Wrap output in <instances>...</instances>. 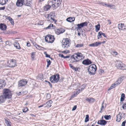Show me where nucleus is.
Masks as SVG:
<instances>
[{
  "label": "nucleus",
  "mask_w": 126,
  "mask_h": 126,
  "mask_svg": "<svg viewBox=\"0 0 126 126\" xmlns=\"http://www.w3.org/2000/svg\"><path fill=\"white\" fill-rule=\"evenodd\" d=\"M59 74H56L51 76L50 78V81L52 83H57L59 80Z\"/></svg>",
  "instance_id": "5"
},
{
  "label": "nucleus",
  "mask_w": 126,
  "mask_h": 126,
  "mask_svg": "<svg viewBox=\"0 0 126 126\" xmlns=\"http://www.w3.org/2000/svg\"><path fill=\"white\" fill-rule=\"evenodd\" d=\"M35 55V53L34 52H32L31 53V57L32 58V60H34Z\"/></svg>",
  "instance_id": "39"
},
{
  "label": "nucleus",
  "mask_w": 126,
  "mask_h": 126,
  "mask_svg": "<svg viewBox=\"0 0 126 126\" xmlns=\"http://www.w3.org/2000/svg\"><path fill=\"white\" fill-rule=\"evenodd\" d=\"M17 94L19 96L22 94L23 93L21 91L20 92H17Z\"/></svg>",
  "instance_id": "45"
},
{
  "label": "nucleus",
  "mask_w": 126,
  "mask_h": 126,
  "mask_svg": "<svg viewBox=\"0 0 126 126\" xmlns=\"http://www.w3.org/2000/svg\"><path fill=\"white\" fill-rule=\"evenodd\" d=\"M101 44V42H96L95 43H94L90 44L89 46L91 47H97L99 45H100Z\"/></svg>",
  "instance_id": "20"
},
{
  "label": "nucleus",
  "mask_w": 126,
  "mask_h": 126,
  "mask_svg": "<svg viewBox=\"0 0 126 126\" xmlns=\"http://www.w3.org/2000/svg\"><path fill=\"white\" fill-rule=\"evenodd\" d=\"M69 66L73 69H74V67L73 65H72L71 64H70Z\"/></svg>",
  "instance_id": "60"
},
{
  "label": "nucleus",
  "mask_w": 126,
  "mask_h": 126,
  "mask_svg": "<svg viewBox=\"0 0 126 126\" xmlns=\"http://www.w3.org/2000/svg\"><path fill=\"white\" fill-rule=\"evenodd\" d=\"M52 103V101L51 100H49L46 103V104L47 105L44 106V107H50L51 106V104Z\"/></svg>",
  "instance_id": "26"
},
{
  "label": "nucleus",
  "mask_w": 126,
  "mask_h": 126,
  "mask_svg": "<svg viewBox=\"0 0 126 126\" xmlns=\"http://www.w3.org/2000/svg\"><path fill=\"white\" fill-rule=\"evenodd\" d=\"M3 95L6 98H10L12 96L11 92L8 89H4L3 90Z\"/></svg>",
  "instance_id": "6"
},
{
  "label": "nucleus",
  "mask_w": 126,
  "mask_h": 126,
  "mask_svg": "<svg viewBox=\"0 0 126 126\" xmlns=\"http://www.w3.org/2000/svg\"><path fill=\"white\" fill-rule=\"evenodd\" d=\"M121 118L120 114L119 113L117 115L116 121L119 122L121 120Z\"/></svg>",
  "instance_id": "31"
},
{
  "label": "nucleus",
  "mask_w": 126,
  "mask_h": 126,
  "mask_svg": "<svg viewBox=\"0 0 126 126\" xmlns=\"http://www.w3.org/2000/svg\"><path fill=\"white\" fill-rule=\"evenodd\" d=\"M51 0V4H52V7L54 8H56L59 6L61 3L62 0Z\"/></svg>",
  "instance_id": "4"
},
{
  "label": "nucleus",
  "mask_w": 126,
  "mask_h": 126,
  "mask_svg": "<svg viewBox=\"0 0 126 126\" xmlns=\"http://www.w3.org/2000/svg\"><path fill=\"white\" fill-rule=\"evenodd\" d=\"M95 28H96L95 31L96 32H97L99 31L100 28V26L99 24L95 26Z\"/></svg>",
  "instance_id": "33"
},
{
  "label": "nucleus",
  "mask_w": 126,
  "mask_h": 126,
  "mask_svg": "<svg viewBox=\"0 0 126 126\" xmlns=\"http://www.w3.org/2000/svg\"><path fill=\"white\" fill-rule=\"evenodd\" d=\"M102 32L100 31L98 33V34L97 36V38L98 39H99V38H101L102 37V35H101Z\"/></svg>",
  "instance_id": "41"
},
{
  "label": "nucleus",
  "mask_w": 126,
  "mask_h": 126,
  "mask_svg": "<svg viewBox=\"0 0 126 126\" xmlns=\"http://www.w3.org/2000/svg\"><path fill=\"white\" fill-rule=\"evenodd\" d=\"M125 77L123 76L120 77L116 82L119 85L122 82L124 79H125Z\"/></svg>",
  "instance_id": "19"
},
{
  "label": "nucleus",
  "mask_w": 126,
  "mask_h": 126,
  "mask_svg": "<svg viewBox=\"0 0 126 126\" xmlns=\"http://www.w3.org/2000/svg\"><path fill=\"white\" fill-rule=\"evenodd\" d=\"M126 104L125 103L122 106V108L124 110L125 109V108L126 107Z\"/></svg>",
  "instance_id": "50"
},
{
  "label": "nucleus",
  "mask_w": 126,
  "mask_h": 126,
  "mask_svg": "<svg viewBox=\"0 0 126 126\" xmlns=\"http://www.w3.org/2000/svg\"><path fill=\"white\" fill-rule=\"evenodd\" d=\"M54 14L52 13H50L48 14L47 17V20L49 21H50L51 22H55L57 21L54 18Z\"/></svg>",
  "instance_id": "8"
},
{
  "label": "nucleus",
  "mask_w": 126,
  "mask_h": 126,
  "mask_svg": "<svg viewBox=\"0 0 126 126\" xmlns=\"http://www.w3.org/2000/svg\"><path fill=\"white\" fill-rule=\"evenodd\" d=\"M126 121H123L122 123L121 126H125V124L126 123Z\"/></svg>",
  "instance_id": "52"
},
{
  "label": "nucleus",
  "mask_w": 126,
  "mask_h": 126,
  "mask_svg": "<svg viewBox=\"0 0 126 126\" xmlns=\"http://www.w3.org/2000/svg\"><path fill=\"white\" fill-rule=\"evenodd\" d=\"M6 18L9 20L10 21L11 23L13 25L14 24L13 19L10 16H7Z\"/></svg>",
  "instance_id": "30"
},
{
  "label": "nucleus",
  "mask_w": 126,
  "mask_h": 126,
  "mask_svg": "<svg viewBox=\"0 0 126 126\" xmlns=\"http://www.w3.org/2000/svg\"><path fill=\"white\" fill-rule=\"evenodd\" d=\"M96 66L95 64L91 65L88 69V72L91 75H94L96 72Z\"/></svg>",
  "instance_id": "2"
},
{
  "label": "nucleus",
  "mask_w": 126,
  "mask_h": 126,
  "mask_svg": "<svg viewBox=\"0 0 126 126\" xmlns=\"http://www.w3.org/2000/svg\"><path fill=\"white\" fill-rule=\"evenodd\" d=\"M119 114H120L121 115V117L122 118H124L125 116H126V115L124 113H119Z\"/></svg>",
  "instance_id": "43"
},
{
  "label": "nucleus",
  "mask_w": 126,
  "mask_h": 126,
  "mask_svg": "<svg viewBox=\"0 0 126 126\" xmlns=\"http://www.w3.org/2000/svg\"><path fill=\"white\" fill-rule=\"evenodd\" d=\"M26 5L27 6H30L32 4V0H26Z\"/></svg>",
  "instance_id": "28"
},
{
  "label": "nucleus",
  "mask_w": 126,
  "mask_h": 126,
  "mask_svg": "<svg viewBox=\"0 0 126 126\" xmlns=\"http://www.w3.org/2000/svg\"><path fill=\"white\" fill-rule=\"evenodd\" d=\"M4 79H0V89L2 88L6 85V83Z\"/></svg>",
  "instance_id": "16"
},
{
  "label": "nucleus",
  "mask_w": 126,
  "mask_h": 126,
  "mask_svg": "<svg viewBox=\"0 0 126 126\" xmlns=\"http://www.w3.org/2000/svg\"><path fill=\"white\" fill-rule=\"evenodd\" d=\"M84 57L80 53L78 52L72 55L71 57V62L72 63L77 62L84 59Z\"/></svg>",
  "instance_id": "1"
},
{
  "label": "nucleus",
  "mask_w": 126,
  "mask_h": 126,
  "mask_svg": "<svg viewBox=\"0 0 126 126\" xmlns=\"http://www.w3.org/2000/svg\"><path fill=\"white\" fill-rule=\"evenodd\" d=\"M82 63L85 65H89L92 63L90 60L87 59L84 60L82 62Z\"/></svg>",
  "instance_id": "18"
},
{
  "label": "nucleus",
  "mask_w": 126,
  "mask_h": 126,
  "mask_svg": "<svg viewBox=\"0 0 126 126\" xmlns=\"http://www.w3.org/2000/svg\"><path fill=\"white\" fill-rule=\"evenodd\" d=\"M5 8V6L2 7H0V10H4Z\"/></svg>",
  "instance_id": "62"
},
{
  "label": "nucleus",
  "mask_w": 126,
  "mask_h": 126,
  "mask_svg": "<svg viewBox=\"0 0 126 126\" xmlns=\"http://www.w3.org/2000/svg\"><path fill=\"white\" fill-rule=\"evenodd\" d=\"M75 18L74 17H69L67 18L66 20L68 22H71L74 21L75 20Z\"/></svg>",
  "instance_id": "27"
},
{
  "label": "nucleus",
  "mask_w": 126,
  "mask_h": 126,
  "mask_svg": "<svg viewBox=\"0 0 126 126\" xmlns=\"http://www.w3.org/2000/svg\"><path fill=\"white\" fill-rule=\"evenodd\" d=\"M111 116L110 115H105L104 116V118L106 120H108L111 118Z\"/></svg>",
  "instance_id": "36"
},
{
  "label": "nucleus",
  "mask_w": 126,
  "mask_h": 126,
  "mask_svg": "<svg viewBox=\"0 0 126 126\" xmlns=\"http://www.w3.org/2000/svg\"><path fill=\"white\" fill-rule=\"evenodd\" d=\"M24 4V0H17L16 5L17 7H20L23 5Z\"/></svg>",
  "instance_id": "13"
},
{
  "label": "nucleus",
  "mask_w": 126,
  "mask_h": 126,
  "mask_svg": "<svg viewBox=\"0 0 126 126\" xmlns=\"http://www.w3.org/2000/svg\"><path fill=\"white\" fill-rule=\"evenodd\" d=\"M5 122L7 126H11V123L10 120L7 118H4Z\"/></svg>",
  "instance_id": "22"
},
{
  "label": "nucleus",
  "mask_w": 126,
  "mask_h": 126,
  "mask_svg": "<svg viewBox=\"0 0 126 126\" xmlns=\"http://www.w3.org/2000/svg\"><path fill=\"white\" fill-rule=\"evenodd\" d=\"M6 99L3 95L0 96V104L4 102Z\"/></svg>",
  "instance_id": "21"
},
{
  "label": "nucleus",
  "mask_w": 126,
  "mask_h": 126,
  "mask_svg": "<svg viewBox=\"0 0 126 126\" xmlns=\"http://www.w3.org/2000/svg\"><path fill=\"white\" fill-rule=\"evenodd\" d=\"M101 35H102L103 36L105 37H107L105 34V33H103L102 32L101 33Z\"/></svg>",
  "instance_id": "61"
},
{
  "label": "nucleus",
  "mask_w": 126,
  "mask_h": 126,
  "mask_svg": "<svg viewBox=\"0 0 126 126\" xmlns=\"http://www.w3.org/2000/svg\"><path fill=\"white\" fill-rule=\"evenodd\" d=\"M7 26L6 25L3 24L1 23L0 24V28L2 30H5L6 29Z\"/></svg>",
  "instance_id": "23"
},
{
  "label": "nucleus",
  "mask_w": 126,
  "mask_h": 126,
  "mask_svg": "<svg viewBox=\"0 0 126 126\" xmlns=\"http://www.w3.org/2000/svg\"><path fill=\"white\" fill-rule=\"evenodd\" d=\"M118 85V84L117 83V82H115L113 84L111 85L110 87L108 89V90H110L114 88Z\"/></svg>",
  "instance_id": "24"
},
{
  "label": "nucleus",
  "mask_w": 126,
  "mask_h": 126,
  "mask_svg": "<svg viewBox=\"0 0 126 126\" xmlns=\"http://www.w3.org/2000/svg\"><path fill=\"white\" fill-rule=\"evenodd\" d=\"M9 65V66L11 67H13L16 66V64L15 60L13 59L11 60Z\"/></svg>",
  "instance_id": "15"
},
{
  "label": "nucleus",
  "mask_w": 126,
  "mask_h": 126,
  "mask_svg": "<svg viewBox=\"0 0 126 126\" xmlns=\"http://www.w3.org/2000/svg\"><path fill=\"white\" fill-rule=\"evenodd\" d=\"M76 92L77 93V94H78L80 92V90L79 89H77L76 91Z\"/></svg>",
  "instance_id": "57"
},
{
  "label": "nucleus",
  "mask_w": 126,
  "mask_h": 126,
  "mask_svg": "<svg viewBox=\"0 0 126 126\" xmlns=\"http://www.w3.org/2000/svg\"><path fill=\"white\" fill-rule=\"evenodd\" d=\"M104 102L103 101L102 104V106L101 108V111L104 108V106L103 105V104H104ZM100 112H101V111H100Z\"/></svg>",
  "instance_id": "49"
},
{
  "label": "nucleus",
  "mask_w": 126,
  "mask_h": 126,
  "mask_svg": "<svg viewBox=\"0 0 126 126\" xmlns=\"http://www.w3.org/2000/svg\"><path fill=\"white\" fill-rule=\"evenodd\" d=\"M28 82L26 79H23L20 80L18 82L19 87L23 86L25 85Z\"/></svg>",
  "instance_id": "10"
},
{
  "label": "nucleus",
  "mask_w": 126,
  "mask_h": 126,
  "mask_svg": "<svg viewBox=\"0 0 126 126\" xmlns=\"http://www.w3.org/2000/svg\"><path fill=\"white\" fill-rule=\"evenodd\" d=\"M51 29H54L55 27V26H54L53 24H51Z\"/></svg>",
  "instance_id": "56"
},
{
  "label": "nucleus",
  "mask_w": 126,
  "mask_h": 126,
  "mask_svg": "<svg viewBox=\"0 0 126 126\" xmlns=\"http://www.w3.org/2000/svg\"><path fill=\"white\" fill-rule=\"evenodd\" d=\"M59 56L60 57H61L62 58H64V56L62 54H59Z\"/></svg>",
  "instance_id": "59"
},
{
  "label": "nucleus",
  "mask_w": 126,
  "mask_h": 126,
  "mask_svg": "<svg viewBox=\"0 0 126 126\" xmlns=\"http://www.w3.org/2000/svg\"><path fill=\"white\" fill-rule=\"evenodd\" d=\"M86 85L85 84H83L82 85V86H83L84 87V88H81V90H83L84 88L85 87V86H86Z\"/></svg>",
  "instance_id": "63"
},
{
  "label": "nucleus",
  "mask_w": 126,
  "mask_h": 126,
  "mask_svg": "<svg viewBox=\"0 0 126 126\" xmlns=\"http://www.w3.org/2000/svg\"><path fill=\"white\" fill-rule=\"evenodd\" d=\"M45 41L48 43L53 42L55 39L54 36L51 35H48L45 38Z\"/></svg>",
  "instance_id": "7"
},
{
  "label": "nucleus",
  "mask_w": 126,
  "mask_h": 126,
  "mask_svg": "<svg viewBox=\"0 0 126 126\" xmlns=\"http://www.w3.org/2000/svg\"><path fill=\"white\" fill-rule=\"evenodd\" d=\"M51 0H48V5H46L45 6L44 8V9L45 11H48L51 7V6L52 7V4H51V2H50Z\"/></svg>",
  "instance_id": "12"
},
{
  "label": "nucleus",
  "mask_w": 126,
  "mask_h": 126,
  "mask_svg": "<svg viewBox=\"0 0 126 126\" xmlns=\"http://www.w3.org/2000/svg\"><path fill=\"white\" fill-rule=\"evenodd\" d=\"M34 46L36 47L39 49H41L42 48H43L42 47L40 46L39 45H37L35 44H34Z\"/></svg>",
  "instance_id": "37"
},
{
  "label": "nucleus",
  "mask_w": 126,
  "mask_h": 126,
  "mask_svg": "<svg viewBox=\"0 0 126 126\" xmlns=\"http://www.w3.org/2000/svg\"><path fill=\"white\" fill-rule=\"evenodd\" d=\"M124 23H120L118 24V26L119 27L122 28L123 26H124Z\"/></svg>",
  "instance_id": "44"
},
{
  "label": "nucleus",
  "mask_w": 126,
  "mask_h": 126,
  "mask_svg": "<svg viewBox=\"0 0 126 126\" xmlns=\"http://www.w3.org/2000/svg\"><path fill=\"white\" fill-rule=\"evenodd\" d=\"M112 52L115 55H117L118 53L117 52L115 51H112Z\"/></svg>",
  "instance_id": "51"
},
{
  "label": "nucleus",
  "mask_w": 126,
  "mask_h": 126,
  "mask_svg": "<svg viewBox=\"0 0 126 126\" xmlns=\"http://www.w3.org/2000/svg\"><path fill=\"white\" fill-rule=\"evenodd\" d=\"M47 99H49L50 98V95L49 94H47Z\"/></svg>",
  "instance_id": "53"
},
{
  "label": "nucleus",
  "mask_w": 126,
  "mask_h": 126,
  "mask_svg": "<svg viewBox=\"0 0 126 126\" xmlns=\"http://www.w3.org/2000/svg\"><path fill=\"white\" fill-rule=\"evenodd\" d=\"M108 7H110L111 9H116V6L115 5L112 4H109Z\"/></svg>",
  "instance_id": "34"
},
{
  "label": "nucleus",
  "mask_w": 126,
  "mask_h": 126,
  "mask_svg": "<svg viewBox=\"0 0 126 126\" xmlns=\"http://www.w3.org/2000/svg\"><path fill=\"white\" fill-rule=\"evenodd\" d=\"M89 121V116L88 115H86V117L85 119V122H87Z\"/></svg>",
  "instance_id": "38"
},
{
  "label": "nucleus",
  "mask_w": 126,
  "mask_h": 126,
  "mask_svg": "<svg viewBox=\"0 0 126 126\" xmlns=\"http://www.w3.org/2000/svg\"><path fill=\"white\" fill-rule=\"evenodd\" d=\"M88 24L87 22H84L81 23L80 24H78L77 25V28L78 29H80L86 26Z\"/></svg>",
  "instance_id": "11"
},
{
  "label": "nucleus",
  "mask_w": 126,
  "mask_h": 126,
  "mask_svg": "<svg viewBox=\"0 0 126 126\" xmlns=\"http://www.w3.org/2000/svg\"><path fill=\"white\" fill-rule=\"evenodd\" d=\"M97 123L100 125L104 126L107 124V121L104 120H100L98 121Z\"/></svg>",
  "instance_id": "17"
},
{
  "label": "nucleus",
  "mask_w": 126,
  "mask_h": 126,
  "mask_svg": "<svg viewBox=\"0 0 126 126\" xmlns=\"http://www.w3.org/2000/svg\"><path fill=\"white\" fill-rule=\"evenodd\" d=\"M125 98V94H122L121 95L120 101H123Z\"/></svg>",
  "instance_id": "35"
},
{
  "label": "nucleus",
  "mask_w": 126,
  "mask_h": 126,
  "mask_svg": "<svg viewBox=\"0 0 126 126\" xmlns=\"http://www.w3.org/2000/svg\"><path fill=\"white\" fill-rule=\"evenodd\" d=\"M55 33L57 35H59L63 32L64 31V30L61 28L57 29L55 30Z\"/></svg>",
  "instance_id": "14"
},
{
  "label": "nucleus",
  "mask_w": 126,
  "mask_h": 126,
  "mask_svg": "<svg viewBox=\"0 0 126 126\" xmlns=\"http://www.w3.org/2000/svg\"><path fill=\"white\" fill-rule=\"evenodd\" d=\"M116 66L119 69H126V66L121 62H117L116 64Z\"/></svg>",
  "instance_id": "9"
},
{
  "label": "nucleus",
  "mask_w": 126,
  "mask_h": 126,
  "mask_svg": "<svg viewBox=\"0 0 126 126\" xmlns=\"http://www.w3.org/2000/svg\"><path fill=\"white\" fill-rule=\"evenodd\" d=\"M14 45L15 47L17 49H19L20 48V46L18 43L17 41H15L14 43Z\"/></svg>",
  "instance_id": "25"
},
{
  "label": "nucleus",
  "mask_w": 126,
  "mask_h": 126,
  "mask_svg": "<svg viewBox=\"0 0 126 126\" xmlns=\"http://www.w3.org/2000/svg\"><path fill=\"white\" fill-rule=\"evenodd\" d=\"M8 1V0H0V4L1 5L5 4Z\"/></svg>",
  "instance_id": "32"
},
{
  "label": "nucleus",
  "mask_w": 126,
  "mask_h": 126,
  "mask_svg": "<svg viewBox=\"0 0 126 126\" xmlns=\"http://www.w3.org/2000/svg\"><path fill=\"white\" fill-rule=\"evenodd\" d=\"M27 46L28 47L30 46H31V44L29 42L27 43Z\"/></svg>",
  "instance_id": "64"
},
{
  "label": "nucleus",
  "mask_w": 126,
  "mask_h": 126,
  "mask_svg": "<svg viewBox=\"0 0 126 126\" xmlns=\"http://www.w3.org/2000/svg\"><path fill=\"white\" fill-rule=\"evenodd\" d=\"M51 24H49V25L46 28V29H51Z\"/></svg>",
  "instance_id": "58"
},
{
  "label": "nucleus",
  "mask_w": 126,
  "mask_h": 126,
  "mask_svg": "<svg viewBox=\"0 0 126 126\" xmlns=\"http://www.w3.org/2000/svg\"><path fill=\"white\" fill-rule=\"evenodd\" d=\"M77 108V106L75 105L73 108L72 109V110L73 111L75 110Z\"/></svg>",
  "instance_id": "54"
},
{
  "label": "nucleus",
  "mask_w": 126,
  "mask_h": 126,
  "mask_svg": "<svg viewBox=\"0 0 126 126\" xmlns=\"http://www.w3.org/2000/svg\"><path fill=\"white\" fill-rule=\"evenodd\" d=\"M28 110V109L27 107H25L23 110V112H26Z\"/></svg>",
  "instance_id": "42"
},
{
  "label": "nucleus",
  "mask_w": 126,
  "mask_h": 126,
  "mask_svg": "<svg viewBox=\"0 0 126 126\" xmlns=\"http://www.w3.org/2000/svg\"><path fill=\"white\" fill-rule=\"evenodd\" d=\"M47 63L48 64H51V61L50 60H49L48 59H47Z\"/></svg>",
  "instance_id": "55"
},
{
  "label": "nucleus",
  "mask_w": 126,
  "mask_h": 126,
  "mask_svg": "<svg viewBox=\"0 0 126 126\" xmlns=\"http://www.w3.org/2000/svg\"><path fill=\"white\" fill-rule=\"evenodd\" d=\"M78 94L76 92H75V93L72 95L71 97V98H74L76 95H77Z\"/></svg>",
  "instance_id": "48"
},
{
  "label": "nucleus",
  "mask_w": 126,
  "mask_h": 126,
  "mask_svg": "<svg viewBox=\"0 0 126 126\" xmlns=\"http://www.w3.org/2000/svg\"><path fill=\"white\" fill-rule=\"evenodd\" d=\"M44 54L46 55V57H48V58H50V55H49L48 54H47V53L46 52H45Z\"/></svg>",
  "instance_id": "46"
},
{
  "label": "nucleus",
  "mask_w": 126,
  "mask_h": 126,
  "mask_svg": "<svg viewBox=\"0 0 126 126\" xmlns=\"http://www.w3.org/2000/svg\"><path fill=\"white\" fill-rule=\"evenodd\" d=\"M6 44L7 45L10 46L11 45V43L10 42L8 41L6 42Z\"/></svg>",
  "instance_id": "47"
},
{
  "label": "nucleus",
  "mask_w": 126,
  "mask_h": 126,
  "mask_svg": "<svg viewBox=\"0 0 126 126\" xmlns=\"http://www.w3.org/2000/svg\"><path fill=\"white\" fill-rule=\"evenodd\" d=\"M86 100L89 103H92L95 100L94 99L92 98H86Z\"/></svg>",
  "instance_id": "29"
},
{
  "label": "nucleus",
  "mask_w": 126,
  "mask_h": 126,
  "mask_svg": "<svg viewBox=\"0 0 126 126\" xmlns=\"http://www.w3.org/2000/svg\"><path fill=\"white\" fill-rule=\"evenodd\" d=\"M84 45L83 44H78L76 46V47H82Z\"/></svg>",
  "instance_id": "40"
},
{
  "label": "nucleus",
  "mask_w": 126,
  "mask_h": 126,
  "mask_svg": "<svg viewBox=\"0 0 126 126\" xmlns=\"http://www.w3.org/2000/svg\"><path fill=\"white\" fill-rule=\"evenodd\" d=\"M70 44V41L68 38H65L62 41V46L63 48L66 49L68 47Z\"/></svg>",
  "instance_id": "3"
}]
</instances>
